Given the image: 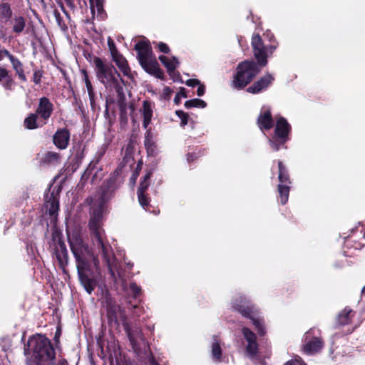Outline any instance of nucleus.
I'll return each mask as SVG.
<instances>
[{
    "instance_id": "37998d69",
    "label": "nucleus",
    "mask_w": 365,
    "mask_h": 365,
    "mask_svg": "<svg viewBox=\"0 0 365 365\" xmlns=\"http://www.w3.org/2000/svg\"><path fill=\"white\" fill-rule=\"evenodd\" d=\"M205 92V86L201 83H200L197 90V94L198 96H202L204 95Z\"/></svg>"
},
{
    "instance_id": "f3484780",
    "label": "nucleus",
    "mask_w": 365,
    "mask_h": 365,
    "mask_svg": "<svg viewBox=\"0 0 365 365\" xmlns=\"http://www.w3.org/2000/svg\"><path fill=\"white\" fill-rule=\"evenodd\" d=\"M159 60L167 68L170 76L175 79V70L179 63L178 59L175 57L169 58L165 56H160Z\"/></svg>"
},
{
    "instance_id": "ddd939ff",
    "label": "nucleus",
    "mask_w": 365,
    "mask_h": 365,
    "mask_svg": "<svg viewBox=\"0 0 365 365\" xmlns=\"http://www.w3.org/2000/svg\"><path fill=\"white\" fill-rule=\"evenodd\" d=\"M151 173L148 172L143 177V180L140 183V187L138 190V197L140 205L145 209L146 206L149 204L148 199L145 195V192L147 190L150 185V178Z\"/></svg>"
},
{
    "instance_id": "cd10ccee",
    "label": "nucleus",
    "mask_w": 365,
    "mask_h": 365,
    "mask_svg": "<svg viewBox=\"0 0 365 365\" xmlns=\"http://www.w3.org/2000/svg\"><path fill=\"white\" fill-rule=\"evenodd\" d=\"M351 313V310L347 308H345L339 315H338V322L341 325L346 324L349 322L351 317L350 314Z\"/></svg>"
},
{
    "instance_id": "423d86ee",
    "label": "nucleus",
    "mask_w": 365,
    "mask_h": 365,
    "mask_svg": "<svg viewBox=\"0 0 365 365\" xmlns=\"http://www.w3.org/2000/svg\"><path fill=\"white\" fill-rule=\"evenodd\" d=\"M237 70L232 86L237 89H242L259 72L260 68L254 61H244L238 65Z\"/></svg>"
},
{
    "instance_id": "f8f14e48",
    "label": "nucleus",
    "mask_w": 365,
    "mask_h": 365,
    "mask_svg": "<svg viewBox=\"0 0 365 365\" xmlns=\"http://www.w3.org/2000/svg\"><path fill=\"white\" fill-rule=\"evenodd\" d=\"M53 110V105L46 97L39 99V103L36 109V115L43 120V124H46L51 117Z\"/></svg>"
},
{
    "instance_id": "b1692460",
    "label": "nucleus",
    "mask_w": 365,
    "mask_h": 365,
    "mask_svg": "<svg viewBox=\"0 0 365 365\" xmlns=\"http://www.w3.org/2000/svg\"><path fill=\"white\" fill-rule=\"evenodd\" d=\"M278 192L279 195L280 202L284 205L288 201L289 193V185L287 184H279Z\"/></svg>"
},
{
    "instance_id": "a18cd8bd",
    "label": "nucleus",
    "mask_w": 365,
    "mask_h": 365,
    "mask_svg": "<svg viewBox=\"0 0 365 365\" xmlns=\"http://www.w3.org/2000/svg\"><path fill=\"white\" fill-rule=\"evenodd\" d=\"M12 83V81L11 79L6 80V81L4 83V87L6 89H10Z\"/></svg>"
},
{
    "instance_id": "1a4fd4ad",
    "label": "nucleus",
    "mask_w": 365,
    "mask_h": 365,
    "mask_svg": "<svg viewBox=\"0 0 365 365\" xmlns=\"http://www.w3.org/2000/svg\"><path fill=\"white\" fill-rule=\"evenodd\" d=\"M252 46L258 64L261 66H265L267 63V58L269 55L272 54L277 45L265 46L261 37L258 34H255L252 38Z\"/></svg>"
},
{
    "instance_id": "412c9836",
    "label": "nucleus",
    "mask_w": 365,
    "mask_h": 365,
    "mask_svg": "<svg viewBox=\"0 0 365 365\" xmlns=\"http://www.w3.org/2000/svg\"><path fill=\"white\" fill-rule=\"evenodd\" d=\"M14 69L15 70L16 74L22 81H26V76L24 72V69L22 67L21 63L19 61V59L16 58L14 56L9 53L8 56Z\"/></svg>"
},
{
    "instance_id": "f03ea898",
    "label": "nucleus",
    "mask_w": 365,
    "mask_h": 365,
    "mask_svg": "<svg viewBox=\"0 0 365 365\" xmlns=\"http://www.w3.org/2000/svg\"><path fill=\"white\" fill-rule=\"evenodd\" d=\"M24 354L26 355L31 354L40 364L48 365L53 364L55 358L54 349L50 341L40 334L29 338Z\"/></svg>"
},
{
    "instance_id": "dca6fc26",
    "label": "nucleus",
    "mask_w": 365,
    "mask_h": 365,
    "mask_svg": "<svg viewBox=\"0 0 365 365\" xmlns=\"http://www.w3.org/2000/svg\"><path fill=\"white\" fill-rule=\"evenodd\" d=\"M54 255L61 267H63L67 264L68 251L65 243L62 240H58L56 243L54 250Z\"/></svg>"
},
{
    "instance_id": "f257e3e1",
    "label": "nucleus",
    "mask_w": 365,
    "mask_h": 365,
    "mask_svg": "<svg viewBox=\"0 0 365 365\" xmlns=\"http://www.w3.org/2000/svg\"><path fill=\"white\" fill-rule=\"evenodd\" d=\"M110 195L111 192L107 185L105 188H101L98 193L88 200L91 205V219L88 224L91 231L92 247L91 249L85 243L79 227L67 230L68 241L76 259L79 280L88 294H91L94 290L96 282L90 278L86 272L90 271L91 260L93 261L96 271L99 272L98 255H102L110 276L115 282L118 278L123 282L125 280L118 268V263L110 247L104 243V231L101 228L103 207Z\"/></svg>"
},
{
    "instance_id": "4c0bfd02",
    "label": "nucleus",
    "mask_w": 365,
    "mask_h": 365,
    "mask_svg": "<svg viewBox=\"0 0 365 365\" xmlns=\"http://www.w3.org/2000/svg\"><path fill=\"white\" fill-rule=\"evenodd\" d=\"M108 45L112 56H113L115 53H118L115 48V43L110 37H108Z\"/></svg>"
},
{
    "instance_id": "aec40b11",
    "label": "nucleus",
    "mask_w": 365,
    "mask_h": 365,
    "mask_svg": "<svg viewBox=\"0 0 365 365\" xmlns=\"http://www.w3.org/2000/svg\"><path fill=\"white\" fill-rule=\"evenodd\" d=\"M112 58L121 72L125 76H128L130 73V68L128 65L126 59L119 53H115V54L112 56Z\"/></svg>"
},
{
    "instance_id": "6ab92c4d",
    "label": "nucleus",
    "mask_w": 365,
    "mask_h": 365,
    "mask_svg": "<svg viewBox=\"0 0 365 365\" xmlns=\"http://www.w3.org/2000/svg\"><path fill=\"white\" fill-rule=\"evenodd\" d=\"M141 112L143 116V125L144 128L146 129L150 123L153 117V108L150 101H145L143 102Z\"/></svg>"
},
{
    "instance_id": "39448f33",
    "label": "nucleus",
    "mask_w": 365,
    "mask_h": 365,
    "mask_svg": "<svg viewBox=\"0 0 365 365\" xmlns=\"http://www.w3.org/2000/svg\"><path fill=\"white\" fill-rule=\"evenodd\" d=\"M138 52V58L140 64L143 69L158 78H162L163 73L159 68V64L153 55L151 47L146 41H140L135 46Z\"/></svg>"
},
{
    "instance_id": "5701e85b",
    "label": "nucleus",
    "mask_w": 365,
    "mask_h": 365,
    "mask_svg": "<svg viewBox=\"0 0 365 365\" xmlns=\"http://www.w3.org/2000/svg\"><path fill=\"white\" fill-rule=\"evenodd\" d=\"M46 207L51 216H54L57 214L59 208L58 200L53 196H51L49 200L46 202Z\"/></svg>"
},
{
    "instance_id": "4be33fe9",
    "label": "nucleus",
    "mask_w": 365,
    "mask_h": 365,
    "mask_svg": "<svg viewBox=\"0 0 365 365\" xmlns=\"http://www.w3.org/2000/svg\"><path fill=\"white\" fill-rule=\"evenodd\" d=\"M81 73L82 74L83 81L85 83V85H86V89H87V91H88V96H89L91 103L93 104L94 103L95 94H94V91H93V86H92L91 82L89 80L88 73L84 69H82L81 71Z\"/></svg>"
},
{
    "instance_id": "de8ad7c7",
    "label": "nucleus",
    "mask_w": 365,
    "mask_h": 365,
    "mask_svg": "<svg viewBox=\"0 0 365 365\" xmlns=\"http://www.w3.org/2000/svg\"><path fill=\"white\" fill-rule=\"evenodd\" d=\"M128 265L129 266V267H130V268H131V267H132V266H133V264H129V263L128 264Z\"/></svg>"
},
{
    "instance_id": "e433bc0d",
    "label": "nucleus",
    "mask_w": 365,
    "mask_h": 365,
    "mask_svg": "<svg viewBox=\"0 0 365 365\" xmlns=\"http://www.w3.org/2000/svg\"><path fill=\"white\" fill-rule=\"evenodd\" d=\"M0 12L1 13L2 16L4 17H8L11 14V10L9 6L6 4H3L0 6Z\"/></svg>"
},
{
    "instance_id": "2eb2a0df",
    "label": "nucleus",
    "mask_w": 365,
    "mask_h": 365,
    "mask_svg": "<svg viewBox=\"0 0 365 365\" xmlns=\"http://www.w3.org/2000/svg\"><path fill=\"white\" fill-rule=\"evenodd\" d=\"M70 133L66 129H60L53 135V143L59 149H66L68 145Z\"/></svg>"
},
{
    "instance_id": "7c9ffc66",
    "label": "nucleus",
    "mask_w": 365,
    "mask_h": 365,
    "mask_svg": "<svg viewBox=\"0 0 365 365\" xmlns=\"http://www.w3.org/2000/svg\"><path fill=\"white\" fill-rule=\"evenodd\" d=\"M60 160V156L54 152H48L45 155L44 161L48 163L56 164Z\"/></svg>"
},
{
    "instance_id": "ea45409f",
    "label": "nucleus",
    "mask_w": 365,
    "mask_h": 365,
    "mask_svg": "<svg viewBox=\"0 0 365 365\" xmlns=\"http://www.w3.org/2000/svg\"><path fill=\"white\" fill-rule=\"evenodd\" d=\"M158 48L160 51L168 53L170 51L169 47L165 43L160 42L158 43Z\"/></svg>"
},
{
    "instance_id": "2f4dec72",
    "label": "nucleus",
    "mask_w": 365,
    "mask_h": 365,
    "mask_svg": "<svg viewBox=\"0 0 365 365\" xmlns=\"http://www.w3.org/2000/svg\"><path fill=\"white\" fill-rule=\"evenodd\" d=\"M176 115L181 120V125L185 126L187 123L188 115L182 110H177Z\"/></svg>"
},
{
    "instance_id": "0eeeda50",
    "label": "nucleus",
    "mask_w": 365,
    "mask_h": 365,
    "mask_svg": "<svg viewBox=\"0 0 365 365\" xmlns=\"http://www.w3.org/2000/svg\"><path fill=\"white\" fill-rule=\"evenodd\" d=\"M233 307L238 310L244 317L250 318L260 335L265 334L263 320L256 316L252 307L249 306V302L244 297H239L233 302Z\"/></svg>"
},
{
    "instance_id": "a878e982",
    "label": "nucleus",
    "mask_w": 365,
    "mask_h": 365,
    "mask_svg": "<svg viewBox=\"0 0 365 365\" xmlns=\"http://www.w3.org/2000/svg\"><path fill=\"white\" fill-rule=\"evenodd\" d=\"M222 350L217 337H214L212 344V356L214 361L220 362L221 361Z\"/></svg>"
},
{
    "instance_id": "6e6552de",
    "label": "nucleus",
    "mask_w": 365,
    "mask_h": 365,
    "mask_svg": "<svg viewBox=\"0 0 365 365\" xmlns=\"http://www.w3.org/2000/svg\"><path fill=\"white\" fill-rule=\"evenodd\" d=\"M290 130V125L285 118L279 117L277 120L274 134L269 138V143L271 148L277 151L280 148H283L285 143L288 140V134Z\"/></svg>"
},
{
    "instance_id": "9d476101",
    "label": "nucleus",
    "mask_w": 365,
    "mask_h": 365,
    "mask_svg": "<svg viewBox=\"0 0 365 365\" xmlns=\"http://www.w3.org/2000/svg\"><path fill=\"white\" fill-rule=\"evenodd\" d=\"M242 332L245 340L246 355L252 360L257 358L258 344L257 336L255 333L247 327H243Z\"/></svg>"
},
{
    "instance_id": "c03bdc74",
    "label": "nucleus",
    "mask_w": 365,
    "mask_h": 365,
    "mask_svg": "<svg viewBox=\"0 0 365 365\" xmlns=\"http://www.w3.org/2000/svg\"><path fill=\"white\" fill-rule=\"evenodd\" d=\"M9 52L6 49H0V61H1L4 56H9Z\"/></svg>"
},
{
    "instance_id": "bb28decb",
    "label": "nucleus",
    "mask_w": 365,
    "mask_h": 365,
    "mask_svg": "<svg viewBox=\"0 0 365 365\" xmlns=\"http://www.w3.org/2000/svg\"><path fill=\"white\" fill-rule=\"evenodd\" d=\"M38 115L36 113L30 114L25 120H24V126L27 129H35L37 128L39 125L37 121Z\"/></svg>"
},
{
    "instance_id": "c756f323",
    "label": "nucleus",
    "mask_w": 365,
    "mask_h": 365,
    "mask_svg": "<svg viewBox=\"0 0 365 365\" xmlns=\"http://www.w3.org/2000/svg\"><path fill=\"white\" fill-rule=\"evenodd\" d=\"M13 31L16 33H21L25 27V20L23 17H16L13 21Z\"/></svg>"
},
{
    "instance_id": "c9c22d12",
    "label": "nucleus",
    "mask_w": 365,
    "mask_h": 365,
    "mask_svg": "<svg viewBox=\"0 0 365 365\" xmlns=\"http://www.w3.org/2000/svg\"><path fill=\"white\" fill-rule=\"evenodd\" d=\"M284 365H306L304 362L299 358L295 357L288 361H287Z\"/></svg>"
},
{
    "instance_id": "a19ab883",
    "label": "nucleus",
    "mask_w": 365,
    "mask_h": 365,
    "mask_svg": "<svg viewBox=\"0 0 365 365\" xmlns=\"http://www.w3.org/2000/svg\"><path fill=\"white\" fill-rule=\"evenodd\" d=\"M200 83V81L197 79H188L185 84L190 87H195V86H199Z\"/></svg>"
},
{
    "instance_id": "20e7f679",
    "label": "nucleus",
    "mask_w": 365,
    "mask_h": 365,
    "mask_svg": "<svg viewBox=\"0 0 365 365\" xmlns=\"http://www.w3.org/2000/svg\"><path fill=\"white\" fill-rule=\"evenodd\" d=\"M107 316L110 323L118 325L119 322H122L124 329L129 338L130 344H132L133 349L135 352L138 353L139 351L137 346V341L138 338H141V331L138 328H136L134 331L131 329L129 324L126 322L124 309L118 304H109L107 308Z\"/></svg>"
},
{
    "instance_id": "a211bd4d",
    "label": "nucleus",
    "mask_w": 365,
    "mask_h": 365,
    "mask_svg": "<svg viewBox=\"0 0 365 365\" xmlns=\"http://www.w3.org/2000/svg\"><path fill=\"white\" fill-rule=\"evenodd\" d=\"M257 123L261 130L270 129L273 125L270 111L269 110L262 111L257 119Z\"/></svg>"
},
{
    "instance_id": "c85d7f7f",
    "label": "nucleus",
    "mask_w": 365,
    "mask_h": 365,
    "mask_svg": "<svg viewBox=\"0 0 365 365\" xmlns=\"http://www.w3.org/2000/svg\"><path fill=\"white\" fill-rule=\"evenodd\" d=\"M206 106H207V103L203 100L198 99V98L191 99V100L187 101L185 103V106L187 108H204L206 107Z\"/></svg>"
},
{
    "instance_id": "72a5a7b5",
    "label": "nucleus",
    "mask_w": 365,
    "mask_h": 365,
    "mask_svg": "<svg viewBox=\"0 0 365 365\" xmlns=\"http://www.w3.org/2000/svg\"><path fill=\"white\" fill-rule=\"evenodd\" d=\"M103 0H91V7L92 11H93L95 9V6L96 9L100 11L103 8Z\"/></svg>"
},
{
    "instance_id": "4468645a",
    "label": "nucleus",
    "mask_w": 365,
    "mask_h": 365,
    "mask_svg": "<svg viewBox=\"0 0 365 365\" xmlns=\"http://www.w3.org/2000/svg\"><path fill=\"white\" fill-rule=\"evenodd\" d=\"M274 77L267 73L257 81L253 86L247 88V91L252 93H257L267 88L273 81Z\"/></svg>"
},
{
    "instance_id": "393cba45",
    "label": "nucleus",
    "mask_w": 365,
    "mask_h": 365,
    "mask_svg": "<svg viewBox=\"0 0 365 365\" xmlns=\"http://www.w3.org/2000/svg\"><path fill=\"white\" fill-rule=\"evenodd\" d=\"M278 167L279 184H287L289 185L291 184V182L289 180V175L281 161L278 162Z\"/></svg>"
},
{
    "instance_id": "473e14b6",
    "label": "nucleus",
    "mask_w": 365,
    "mask_h": 365,
    "mask_svg": "<svg viewBox=\"0 0 365 365\" xmlns=\"http://www.w3.org/2000/svg\"><path fill=\"white\" fill-rule=\"evenodd\" d=\"M186 97H187V95H186V93H185V88L181 87L180 88L179 92L176 94V96H175V97L174 98V102L176 104H179L180 103L181 98H186Z\"/></svg>"
},
{
    "instance_id": "f704fd0d",
    "label": "nucleus",
    "mask_w": 365,
    "mask_h": 365,
    "mask_svg": "<svg viewBox=\"0 0 365 365\" xmlns=\"http://www.w3.org/2000/svg\"><path fill=\"white\" fill-rule=\"evenodd\" d=\"M130 289L132 292L133 297H137L141 292V289L136 284L132 283L130 285Z\"/></svg>"
},
{
    "instance_id": "7ed1b4c3",
    "label": "nucleus",
    "mask_w": 365,
    "mask_h": 365,
    "mask_svg": "<svg viewBox=\"0 0 365 365\" xmlns=\"http://www.w3.org/2000/svg\"><path fill=\"white\" fill-rule=\"evenodd\" d=\"M93 64L98 79L106 87L113 88L118 93L123 92V87L120 83L123 81L113 65L105 63L98 57L94 58Z\"/></svg>"
},
{
    "instance_id": "79ce46f5",
    "label": "nucleus",
    "mask_w": 365,
    "mask_h": 365,
    "mask_svg": "<svg viewBox=\"0 0 365 365\" xmlns=\"http://www.w3.org/2000/svg\"><path fill=\"white\" fill-rule=\"evenodd\" d=\"M9 76V72L8 71L2 67H0V82L4 79L6 78Z\"/></svg>"
},
{
    "instance_id": "49530a36",
    "label": "nucleus",
    "mask_w": 365,
    "mask_h": 365,
    "mask_svg": "<svg viewBox=\"0 0 365 365\" xmlns=\"http://www.w3.org/2000/svg\"><path fill=\"white\" fill-rule=\"evenodd\" d=\"M28 364L29 365H41V364L37 363V362L36 363V362H34V361H33L31 360H29L28 361Z\"/></svg>"
},
{
    "instance_id": "58836bf2",
    "label": "nucleus",
    "mask_w": 365,
    "mask_h": 365,
    "mask_svg": "<svg viewBox=\"0 0 365 365\" xmlns=\"http://www.w3.org/2000/svg\"><path fill=\"white\" fill-rule=\"evenodd\" d=\"M153 145L152 140H151V133L150 130L147 131L145 138V145L149 148Z\"/></svg>"
},
{
    "instance_id": "9b49d317",
    "label": "nucleus",
    "mask_w": 365,
    "mask_h": 365,
    "mask_svg": "<svg viewBox=\"0 0 365 365\" xmlns=\"http://www.w3.org/2000/svg\"><path fill=\"white\" fill-rule=\"evenodd\" d=\"M316 331L318 330L311 329L304 334V351L309 354L318 352L323 346L321 339L314 336Z\"/></svg>"
}]
</instances>
